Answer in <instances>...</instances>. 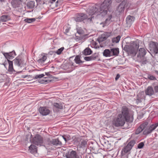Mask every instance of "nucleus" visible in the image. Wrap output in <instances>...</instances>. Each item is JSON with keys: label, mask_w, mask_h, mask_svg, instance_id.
<instances>
[{"label": "nucleus", "mask_w": 158, "mask_h": 158, "mask_svg": "<svg viewBox=\"0 0 158 158\" xmlns=\"http://www.w3.org/2000/svg\"><path fill=\"white\" fill-rule=\"evenodd\" d=\"M112 2V0H105L100 5L96 4L90 7L88 11L89 16H88L83 13H80L77 15L75 20L76 22H81L87 19L91 21L93 18L92 15H101L102 16H105L108 12L111 11Z\"/></svg>", "instance_id": "obj_1"}, {"label": "nucleus", "mask_w": 158, "mask_h": 158, "mask_svg": "<svg viewBox=\"0 0 158 158\" xmlns=\"http://www.w3.org/2000/svg\"><path fill=\"white\" fill-rule=\"evenodd\" d=\"M139 47L138 44L135 43H134L130 46H125L124 48V50L128 54L135 55L137 54L138 61L142 62L143 64H146L147 61L144 57L146 54V51L144 48H141L136 52Z\"/></svg>", "instance_id": "obj_2"}, {"label": "nucleus", "mask_w": 158, "mask_h": 158, "mask_svg": "<svg viewBox=\"0 0 158 158\" xmlns=\"http://www.w3.org/2000/svg\"><path fill=\"white\" fill-rule=\"evenodd\" d=\"M126 121V119L123 117L121 114H119L116 117L114 118L113 123L116 127L122 126L124 124Z\"/></svg>", "instance_id": "obj_3"}, {"label": "nucleus", "mask_w": 158, "mask_h": 158, "mask_svg": "<svg viewBox=\"0 0 158 158\" xmlns=\"http://www.w3.org/2000/svg\"><path fill=\"white\" fill-rule=\"evenodd\" d=\"M121 112V114L123 117L126 119L127 122H131L133 121V116L129 113L128 108L125 106H123Z\"/></svg>", "instance_id": "obj_4"}, {"label": "nucleus", "mask_w": 158, "mask_h": 158, "mask_svg": "<svg viewBox=\"0 0 158 158\" xmlns=\"http://www.w3.org/2000/svg\"><path fill=\"white\" fill-rule=\"evenodd\" d=\"M130 6L129 4H127V0H123L117 7L116 12L119 15L123 13L125 9H128Z\"/></svg>", "instance_id": "obj_5"}, {"label": "nucleus", "mask_w": 158, "mask_h": 158, "mask_svg": "<svg viewBox=\"0 0 158 158\" xmlns=\"http://www.w3.org/2000/svg\"><path fill=\"white\" fill-rule=\"evenodd\" d=\"M129 145L124 147L121 151V156L122 158H128V155L130 153L131 148Z\"/></svg>", "instance_id": "obj_6"}, {"label": "nucleus", "mask_w": 158, "mask_h": 158, "mask_svg": "<svg viewBox=\"0 0 158 158\" xmlns=\"http://www.w3.org/2000/svg\"><path fill=\"white\" fill-rule=\"evenodd\" d=\"M43 142V138L39 134L36 135L33 138L32 143L35 144L40 146Z\"/></svg>", "instance_id": "obj_7"}, {"label": "nucleus", "mask_w": 158, "mask_h": 158, "mask_svg": "<svg viewBox=\"0 0 158 158\" xmlns=\"http://www.w3.org/2000/svg\"><path fill=\"white\" fill-rule=\"evenodd\" d=\"M158 126V123L152 124L148 127L143 131L144 134L148 135L151 133Z\"/></svg>", "instance_id": "obj_8"}, {"label": "nucleus", "mask_w": 158, "mask_h": 158, "mask_svg": "<svg viewBox=\"0 0 158 158\" xmlns=\"http://www.w3.org/2000/svg\"><path fill=\"white\" fill-rule=\"evenodd\" d=\"M14 61L15 64L19 67H22L25 64L24 60L20 56L16 58L14 60Z\"/></svg>", "instance_id": "obj_9"}, {"label": "nucleus", "mask_w": 158, "mask_h": 158, "mask_svg": "<svg viewBox=\"0 0 158 158\" xmlns=\"http://www.w3.org/2000/svg\"><path fill=\"white\" fill-rule=\"evenodd\" d=\"M150 50L153 51L155 53H158V44L155 42H152L149 44Z\"/></svg>", "instance_id": "obj_10"}, {"label": "nucleus", "mask_w": 158, "mask_h": 158, "mask_svg": "<svg viewBox=\"0 0 158 158\" xmlns=\"http://www.w3.org/2000/svg\"><path fill=\"white\" fill-rule=\"evenodd\" d=\"M67 158H79L77 156L75 151L72 150L66 153L65 155Z\"/></svg>", "instance_id": "obj_11"}, {"label": "nucleus", "mask_w": 158, "mask_h": 158, "mask_svg": "<svg viewBox=\"0 0 158 158\" xmlns=\"http://www.w3.org/2000/svg\"><path fill=\"white\" fill-rule=\"evenodd\" d=\"M3 55L8 61V59H12L16 56L15 51H12L10 53H4Z\"/></svg>", "instance_id": "obj_12"}, {"label": "nucleus", "mask_w": 158, "mask_h": 158, "mask_svg": "<svg viewBox=\"0 0 158 158\" xmlns=\"http://www.w3.org/2000/svg\"><path fill=\"white\" fill-rule=\"evenodd\" d=\"M39 111L40 113L43 115H46L48 114L49 113V110L45 107H41L39 109Z\"/></svg>", "instance_id": "obj_13"}, {"label": "nucleus", "mask_w": 158, "mask_h": 158, "mask_svg": "<svg viewBox=\"0 0 158 158\" xmlns=\"http://www.w3.org/2000/svg\"><path fill=\"white\" fill-rule=\"evenodd\" d=\"M48 144L51 145H60L62 144V143L58 139H54L51 140L49 141L48 142Z\"/></svg>", "instance_id": "obj_14"}, {"label": "nucleus", "mask_w": 158, "mask_h": 158, "mask_svg": "<svg viewBox=\"0 0 158 158\" xmlns=\"http://www.w3.org/2000/svg\"><path fill=\"white\" fill-rule=\"evenodd\" d=\"M135 20V18L130 15L128 16L126 18L127 26L130 27Z\"/></svg>", "instance_id": "obj_15"}, {"label": "nucleus", "mask_w": 158, "mask_h": 158, "mask_svg": "<svg viewBox=\"0 0 158 158\" xmlns=\"http://www.w3.org/2000/svg\"><path fill=\"white\" fill-rule=\"evenodd\" d=\"M22 1L23 0H12L11 3L13 7L16 8L20 6Z\"/></svg>", "instance_id": "obj_16"}, {"label": "nucleus", "mask_w": 158, "mask_h": 158, "mask_svg": "<svg viewBox=\"0 0 158 158\" xmlns=\"http://www.w3.org/2000/svg\"><path fill=\"white\" fill-rule=\"evenodd\" d=\"M53 109L54 111H57L60 109H62L63 108V106L61 103H54L52 104Z\"/></svg>", "instance_id": "obj_17"}, {"label": "nucleus", "mask_w": 158, "mask_h": 158, "mask_svg": "<svg viewBox=\"0 0 158 158\" xmlns=\"http://www.w3.org/2000/svg\"><path fill=\"white\" fill-rule=\"evenodd\" d=\"M145 94L146 95L151 96L153 94L154 91L153 88L150 86H148L145 90Z\"/></svg>", "instance_id": "obj_18"}, {"label": "nucleus", "mask_w": 158, "mask_h": 158, "mask_svg": "<svg viewBox=\"0 0 158 158\" xmlns=\"http://www.w3.org/2000/svg\"><path fill=\"white\" fill-rule=\"evenodd\" d=\"M29 151L31 153L35 154L37 152V148L34 145H31L29 147Z\"/></svg>", "instance_id": "obj_19"}, {"label": "nucleus", "mask_w": 158, "mask_h": 158, "mask_svg": "<svg viewBox=\"0 0 158 158\" xmlns=\"http://www.w3.org/2000/svg\"><path fill=\"white\" fill-rule=\"evenodd\" d=\"M10 18L8 15H3L0 17V21L1 22H6L10 20Z\"/></svg>", "instance_id": "obj_20"}, {"label": "nucleus", "mask_w": 158, "mask_h": 158, "mask_svg": "<svg viewBox=\"0 0 158 158\" xmlns=\"http://www.w3.org/2000/svg\"><path fill=\"white\" fill-rule=\"evenodd\" d=\"M111 53L112 56H117L119 53V48H113L111 49Z\"/></svg>", "instance_id": "obj_21"}, {"label": "nucleus", "mask_w": 158, "mask_h": 158, "mask_svg": "<svg viewBox=\"0 0 158 158\" xmlns=\"http://www.w3.org/2000/svg\"><path fill=\"white\" fill-rule=\"evenodd\" d=\"M111 52V50H110L108 49H105L103 52V55L106 57L112 56Z\"/></svg>", "instance_id": "obj_22"}, {"label": "nucleus", "mask_w": 158, "mask_h": 158, "mask_svg": "<svg viewBox=\"0 0 158 158\" xmlns=\"http://www.w3.org/2000/svg\"><path fill=\"white\" fill-rule=\"evenodd\" d=\"M8 63L9 64L8 71L9 72L13 73V72L15 71L13 68L12 61L8 60Z\"/></svg>", "instance_id": "obj_23"}, {"label": "nucleus", "mask_w": 158, "mask_h": 158, "mask_svg": "<svg viewBox=\"0 0 158 158\" xmlns=\"http://www.w3.org/2000/svg\"><path fill=\"white\" fill-rule=\"evenodd\" d=\"M7 77L5 74H0V82H2L5 81Z\"/></svg>", "instance_id": "obj_24"}, {"label": "nucleus", "mask_w": 158, "mask_h": 158, "mask_svg": "<svg viewBox=\"0 0 158 158\" xmlns=\"http://www.w3.org/2000/svg\"><path fill=\"white\" fill-rule=\"evenodd\" d=\"M127 4H129L130 6L129 7V9H135L137 7V5L135 3H131V2H128L127 0Z\"/></svg>", "instance_id": "obj_25"}, {"label": "nucleus", "mask_w": 158, "mask_h": 158, "mask_svg": "<svg viewBox=\"0 0 158 158\" xmlns=\"http://www.w3.org/2000/svg\"><path fill=\"white\" fill-rule=\"evenodd\" d=\"M92 52V51L89 48H86L84 50L83 53L85 55H90L91 54Z\"/></svg>", "instance_id": "obj_26"}, {"label": "nucleus", "mask_w": 158, "mask_h": 158, "mask_svg": "<svg viewBox=\"0 0 158 158\" xmlns=\"http://www.w3.org/2000/svg\"><path fill=\"white\" fill-rule=\"evenodd\" d=\"M41 56H42V58L38 60V62L41 64L44 63L47 59V56L45 55H43L42 54Z\"/></svg>", "instance_id": "obj_27"}, {"label": "nucleus", "mask_w": 158, "mask_h": 158, "mask_svg": "<svg viewBox=\"0 0 158 158\" xmlns=\"http://www.w3.org/2000/svg\"><path fill=\"white\" fill-rule=\"evenodd\" d=\"M75 63L77 64L81 63H82V61L81 60L80 56H76L74 59Z\"/></svg>", "instance_id": "obj_28"}, {"label": "nucleus", "mask_w": 158, "mask_h": 158, "mask_svg": "<svg viewBox=\"0 0 158 158\" xmlns=\"http://www.w3.org/2000/svg\"><path fill=\"white\" fill-rule=\"evenodd\" d=\"M27 6L30 8H32L35 6V2L34 1H31L27 3Z\"/></svg>", "instance_id": "obj_29"}, {"label": "nucleus", "mask_w": 158, "mask_h": 158, "mask_svg": "<svg viewBox=\"0 0 158 158\" xmlns=\"http://www.w3.org/2000/svg\"><path fill=\"white\" fill-rule=\"evenodd\" d=\"M35 18H26L24 20V21L26 23H31L35 21Z\"/></svg>", "instance_id": "obj_30"}, {"label": "nucleus", "mask_w": 158, "mask_h": 158, "mask_svg": "<svg viewBox=\"0 0 158 158\" xmlns=\"http://www.w3.org/2000/svg\"><path fill=\"white\" fill-rule=\"evenodd\" d=\"M111 18L112 15H110L109 16L108 18L106 19L105 22V25H104V26H103V27H104L105 26L108 25L110 23V20Z\"/></svg>", "instance_id": "obj_31"}, {"label": "nucleus", "mask_w": 158, "mask_h": 158, "mask_svg": "<svg viewBox=\"0 0 158 158\" xmlns=\"http://www.w3.org/2000/svg\"><path fill=\"white\" fill-rule=\"evenodd\" d=\"M121 37L119 35L118 36L115 38H114L112 39L113 43H118Z\"/></svg>", "instance_id": "obj_32"}, {"label": "nucleus", "mask_w": 158, "mask_h": 158, "mask_svg": "<svg viewBox=\"0 0 158 158\" xmlns=\"http://www.w3.org/2000/svg\"><path fill=\"white\" fill-rule=\"evenodd\" d=\"M96 58V57H95L93 56H89L85 57L84 59L86 61H88L94 60Z\"/></svg>", "instance_id": "obj_33"}, {"label": "nucleus", "mask_w": 158, "mask_h": 158, "mask_svg": "<svg viewBox=\"0 0 158 158\" xmlns=\"http://www.w3.org/2000/svg\"><path fill=\"white\" fill-rule=\"evenodd\" d=\"M153 85L155 92H158V82L154 83Z\"/></svg>", "instance_id": "obj_34"}, {"label": "nucleus", "mask_w": 158, "mask_h": 158, "mask_svg": "<svg viewBox=\"0 0 158 158\" xmlns=\"http://www.w3.org/2000/svg\"><path fill=\"white\" fill-rule=\"evenodd\" d=\"M147 77L148 79L151 80H156V78L155 77L151 74L148 75Z\"/></svg>", "instance_id": "obj_35"}, {"label": "nucleus", "mask_w": 158, "mask_h": 158, "mask_svg": "<svg viewBox=\"0 0 158 158\" xmlns=\"http://www.w3.org/2000/svg\"><path fill=\"white\" fill-rule=\"evenodd\" d=\"M103 35L105 36L103 37V39H106L107 37L110 36V33L108 32H105L104 33Z\"/></svg>", "instance_id": "obj_36"}, {"label": "nucleus", "mask_w": 158, "mask_h": 158, "mask_svg": "<svg viewBox=\"0 0 158 158\" xmlns=\"http://www.w3.org/2000/svg\"><path fill=\"white\" fill-rule=\"evenodd\" d=\"M143 130V129L141 127V126L140 127L138 128L135 131V134H138L140 132H142Z\"/></svg>", "instance_id": "obj_37"}, {"label": "nucleus", "mask_w": 158, "mask_h": 158, "mask_svg": "<svg viewBox=\"0 0 158 158\" xmlns=\"http://www.w3.org/2000/svg\"><path fill=\"white\" fill-rule=\"evenodd\" d=\"M64 49V48L61 47L56 52H55V53L58 55H60Z\"/></svg>", "instance_id": "obj_38"}, {"label": "nucleus", "mask_w": 158, "mask_h": 158, "mask_svg": "<svg viewBox=\"0 0 158 158\" xmlns=\"http://www.w3.org/2000/svg\"><path fill=\"white\" fill-rule=\"evenodd\" d=\"M148 123L147 122H145L142 124H141L140 126L141 127L143 130L148 125Z\"/></svg>", "instance_id": "obj_39"}, {"label": "nucleus", "mask_w": 158, "mask_h": 158, "mask_svg": "<svg viewBox=\"0 0 158 158\" xmlns=\"http://www.w3.org/2000/svg\"><path fill=\"white\" fill-rule=\"evenodd\" d=\"M135 143V142L134 140H131L127 145H129V147H131L132 149V147Z\"/></svg>", "instance_id": "obj_40"}, {"label": "nucleus", "mask_w": 158, "mask_h": 158, "mask_svg": "<svg viewBox=\"0 0 158 158\" xmlns=\"http://www.w3.org/2000/svg\"><path fill=\"white\" fill-rule=\"evenodd\" d=\"M44 76L45 75L44 74H41L39 75H37L35 76V79H37L38 78H41Z\"/></svg>", "instance_id": "obj_41"}, {"label": "nucleus", "mask_w": 158, "mask_h": 158, "mask_svg": "<svg viewBox=\"0 0 158 158\" xmlns=\"http://www.w3.org/2000/svg\"><path fill=\"white\" fill-rule=\"evenodd\" d=\"M144 146V143L143 142L139 143L138 145V148H142Z\"/></svg>", "instance_id": "obj_42"}, {"label": "nucleus", "mask_w": 158, "mask_h": 158, "mask_svg": "<svg viewBox=\"0 0 158 158\" xmlns=\"http://www.w3.org/2000/svg\"><path fill=\"white\" fill-rule=\"evenodd\" d=\"M44 79H43L42 80H41L39 81V82L41 83H44L45 82H47L48 81V80H46V78H47V77H45L44 78Z\"/></svg>", "instance_id": "obj_43"}, {"label": "nucleus", "mask_w": 158, "mask_h": 158, "mask_svg": "<svg viewBox=\"0 0 158 158\" xmlns=\"http://www.w3.org/2000/svg\"><path fill=\"white\" fill-rule=\"evenodd\" d=\"M87 144V141L85 140H83L81 141V145L82 146H85Z\"/></svg>", "instance_id": "obj_44"}, {"label": "nucleus", "mask_w": 158, "mask_h": 158, "mask_svg": "<svg viewBox=\"0 0 158 158\" xmlns=\"http://www.w3.org/2000/svg\"><path fill=\"white\" fill-rule=\"evenodd\" d=\"M142 99L141 98H138L136 100V102L137 103H138L142 101Z\"/></svg>", "instance_id": "obj_45"}, {"label": "nucleus", "mask_w": 158, "mask_h": 158, "mask_svg": "<svg viewBox=\"0 0 158 158\" xmlns=\"http://www.w3.org/2000/svg\"><path fill=\"white\" fill-rule=\"evenodd\" d=\"M66 138L65 139L67 140V141L69 140L70 139V137L69 135H65Z\"/></svg>", "instance_id": "obj_46"}, {"label": "nucleus", "mask_w": 158, "mask_h": 158, "mask_svg": "<svg viewBox=\"0 0 158 158\" xmlns=\"http://www.w3.org/2000/svg\"><path fill=\"white\" fill-rule=\"evenodd\" d=\"M120 75L119 74H118L117 75L116 77L115 78V80L117 81L120 77Z\"/></svg>", "instance_id": "obj_47"}, {"label": "nucleus", "mask_w": 158, "mask_h": 158, "mask_svg": "<svg viewBox=\"0 0 158 158\" xmlns=\"http://www.w3.org/2000/svg\"><path fill=\"white\" fill-rule=\"evenodd\" d=\"M77 32L78 34H82L83 33V31H80L79 30H77Z\"/></svg>", "instance_id": "obj_48"}, {"label": "nucleus", "mask_w": 158, "mask_h": 158, "mask_svg": "<svg viewBox=\"0 0 158 158\" xmlns=\"http://www.w3.org/2000/svg\"><path fill=\"white\" fill-rule=\"evenodd\" d=\"M51 73V72H45V74L46 75H47L48 76H49L50 75V73Z\"/></svg>", "instance_id": "obj_49"}, {"label": "nucleus", "mask_w": 158, "mask_h": 158, "mask_svg": "<svg viewBox=\"0 0 158 158\" xmlns=\"http://www.w3.org/2000/svg\"><path fill=\"white\" fill-rule=\"evenodd\" d=\"M69 30H70V28H69L66 29L65 30V32H66V33H67L68 32H69Z\"/></svg>", "instance_id": "obj_50"}, {"label": "nucleus", "mask_w": 158, "mask_h": 158, "mask_svg": "<svg viewBox=\"0 0 158 158\" xmlns=\"http://www.w3.org/2000/svg\"><path fill=\"white\" fill-rule=\"evenodd\" d=\"M109 147H107L106 145V146H105V147L106 148V149H110V145H109Z\"/></svg>", "instance_id": "obj_51"}, {"label": "nucleus", "mask_w": 158, "mask_h": 158, "mask_svg": "<svg viewBox=\"0 0 158 158\" xmlns=\"http://www.w3.org/2000/svg\"><path fill=\"white\" fill-rule=\"evenodd\" d=\"M62 137L64 139V140L65 141V142L67 141V140L65 139V138H66L65 135L62 136Z\"/></svg>", "instance_id": "obj_52"}, {"label": "nucleus", "mask_w": 158, "mask_h": 158, "mask_svg": "<svg viewBox=\"0 0 158 158\" xmlns=\"http://www.w3.org/2000/svg\"><path fill=\"white\" fill-rule=\"evenodd\" d=\"M63 0H58L57 2H59L60 3V4H61V2L63 1Z\"/></svg>", "instance_id": "obj_53"}, {"label": "nucleus", "mask_w": 158, "mask_h": 158, "mask_svg": "<svg viewBox=\"0 0 158 158\" xmlns=\"http://www.w3.org/2000/svg\"><path fill=\"white\" fill-rule=\"evenodd\" d=\"M116 2H119L121 1L122 0H115Z\"/></svg>", "instance_id": "obj_54"}, {"label": "nucleus", "mask_w": 158, "mask_h": 158, "mask_svg": "<svg viewBox=\"0 0 158 158\" xmlns=\"http://www.w3.org/2000/svg\"><path fill=\"white\" fill-rule=\"evenodd\" d=\"M5 0H0V1L1 2H5Z\"/></svg>", "instance_id": "obj_55"}, {"label": "nucleus", "mask_w": 158, "mask_h": 158, "mask_svg": "<svg viewBox=\"0 0 158 158\" xmlns=\"http://www.w3.org/2000/svg\"><path fill=\"white\" fill-rule=\"evenodd\" d=\"M35 0L37 2H39V1H40L41 0Z\"/></svg>", "instance_id": "obj_56"}, {"label": "nucleus", "mask_w": 158, "mask_h": 158, "mask_svg": "<svg viewBox=\"0 0 158 158\" xmlns=\"http://www.w3.org/2000/svg\"><path fill=\"white\" fill-rule=\"evenodd\" d=\"M109 111H107V112H106V114H107L108 113H109Z\"/></svg>", "instance_id": "obj_57"}, {"label": "nucleus", "mask_w": 158, "mask_h": 158, "mask_svg": "<svg viewBox=\"0 0 158 158\" xmlns=\"http://www.w3.org/2000/svg\"><path fill=\"white\" fill-rule=\"evenodd\" d=\"M52 0L53 2H55L56 0Z\"/></svg>", "instance_id": "obj_58"}, {"label": "nucleus", "mask_w": 158, "mask_h": 158, "mask_svg": "<svg viewBox=\"0 0 158 158\" xmlns=\"http://www.w3.org/2000/svg\"><path fill=\"white\" fill-rule=\"evenodd\" d=\"M157 74H158V72H157Z\"/></svg>", "instance_id": "obj_59"}]
</instances>
